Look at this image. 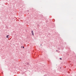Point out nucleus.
Masks as SVG:
<instances>
[{
    "mask_svg": "<svg viewBox=\"0 0 76 76\" xmlns=\"http://www.w3.org/2000/svg\"><path fill=\"white\" fill-rule=\"evenodd\" d=\"M31 34L33 36H34V31H31Z\"/></svg>",
    "mask_w": 76,
    "mask_h": 76,
    "instance_id": "nucleus-1",
    "label": "nucleus"
},
{
    "mask_svg": "<svg viewBox=\"0 0 76 76\" xmlns=\"http://www.w3.org/2000/svg\"><path fill=\"white\" fill-rule=\"evenodd\" d=\"M58 51V50H56V51Z\"/></svg>",
    "mask_w": 76,
    "mask_h": 76,
    "instance_id": "nucleus-5",
    "label": "nucleus"
},
{
    "mask_svg": "<svg viewBox=\"0 0 76 76\" xmlns=\"http://www.w3.org/2000/svg\"><path fill=\"white\" fill-rule=\"evenodd\" d=\"M8 37H9V35H7V38H8Z\"/></svg>",
    "mask_w": 76,
    "mask_h": 76,
    "instance_id": "nucleus-2",
    "label": "nucleus"
},
{
    "mask_svg": "<svg viewBox=\"0 0 76 76\" xmlns=\"http://www.w3.org/2000/svg\"><path fill=\"white\" fill-rule=\"evenodd\" d=\"M60 60H62L61 58H60Z\"/></svg>",
    "mask_w": 76,
    "mask_h": 76,
    "instance_id": "nucleus-3",
    "label": "nucleus"
},
{
    "mask_svg": "<svg viewBox=\"0 0 76 76\" xmlns=\"http://www.w3.org/2000/svg\"><path fill=\"white\" fill-rule=\"evenodd\" d=\"M25 48V47H24V46H23V48Z\"/></svg>",
    "mask_w": 76,
    "mask_h": 76,
    "instance_id": "nucleus-4",
    "label": "nucleus"
},
{
    "mask_svg": "<svg viewBox=\"0 0 76 76\" xmlns=\"http://www.w3.org/2000/svg\"><path fill=\"white\" fill-rule=\"evenodd\" d=\"M21 48H22V46L21 47Z\"/></svg>",
    "mask_w": 76,
    "mask_h": 76,
    "instance_id": "nucleus-7",
    "label": "nucleus"
},
{
    "mask_svg": "<svg viewBox=\"0 0 76 76\" xmlns=\"http://www.w3.org/2000/svg\"><path fill=\"white\" fill-rule=\"evenodd\" d=\"M27 64H29L28 63H27Z\"/></svg>",
    "mask_w": 76,
    "mask_h": 76,
    "instance_id": "nucleus-6",
    "label": "nucleus"
}]
</instances>
